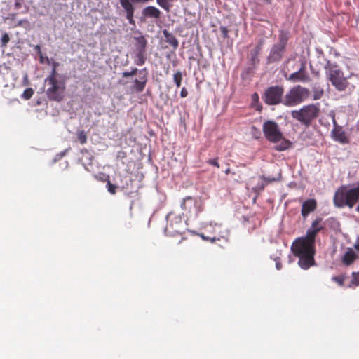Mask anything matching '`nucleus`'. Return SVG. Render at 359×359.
<instances>
[{
    "mask_svg": "<svg viewBox=\"0 0 359 359\" xmlns=\"http://www.w3.org/2000/svg\"><path fill=\"white\" fill-rule=\"evenodd\" d=\"M44 82L47 86L46 93L50 100L60 102L64 99L66 88L64 77L49 75L45 79Z\"/></svg>",
    "mask_w": 359,
    "mask_h": 359,
    "instance_id": "nucleus-1",
    "label": "nucleus"
},
{
    "mask_svg": "<svg viewBox=\"0 0 359 359\" xmlns=\"http://www.w3.org/2000/svg\"><path fill=\"white\" fill-rule=\"evenodd\" d=\"M293 254L299 258L298 264L302 269L314 265L315 247L294 241L291 246Z\"/></svg>",
    "mask_w": 359,
    "mask_h": 359,
    "instance_id": "nucleus-2",
    "label": "nucleus"
},
{
    "mask_svg": "<svg viewBox=\"0 0 359 359\" xmlns=\"http://www.w3.org/2000/svg\"><path fill=\"white\" fill-rule=\"evenodd\" d=\"M325 75L327 80L339 91H344L348 86L347 79L343 71L336 63L327 61L325 66Z\"/></svg>",
    "mask_w": 359,
    "mask_h": 359,
    "instance_id": "nucleus-3",
    "label": "nucleus"
},
{
    "mask_svg": "<svg viewBox=\"0 0 359 359\" xmlns=\"http://www.w3.org/2000/svg\"><path fill=\"white\" fill-rule=\"evenodd\" d=\"M319 114V107L316 104L304 106L299 110L291 112L292 117L299 121L302 124L309 126L317 118Z\"/></svg>",
    "mask_w": 359,
    "mask_h": 359,
    "instance_id": "nucleus-4",
    "label": "nucleus"
},
{
    "mask_svg": "<svg viewBox=\"0 0 359 359\" xmlns=\"http://www.w3.org/2000/svg\"><path fill=\"white\" fill-rule=\"evenodd\" d=\"M309 95L310 92L307 88L298 85L290 90L283 102L285 106H294L306 100Z\"/></svg>",
    "mask_w": 359,
    "mask_h": 359,
    "instance_id": "nucleus-5",
    "label": "nucleus"
},
{
    "mask_svg": "<svg viewBox=\"0 0 359 359\" xmlns=\"http://www.w3.org/2000/svg\"><path fill=\"white\" fill-rule=\"evenodd\" d=\"M323 229V225L322 224V218H316L312 222L310 228L307 230L306 236L297 238L295 241L315 247L316 236Z\"/></svg>",
    "mask_w": 359,
    "mask_h": 359,
    "instance_id": "nucleus-6",
    "label": "nucleus"
},
{
    "mask_svg": "<svg viewBox=\"0 0 359 359\" xmlns=\"http://www.w3.org/2000/svg\"><path fill=\"white\" fill-rule=\"evenodd\" d=\"M284 89L279 86L268 88L264 94L263 100L269 105H275L282 102Z\"/></svg>",
    "mask_w": 359,
    "mask_h": 359,
    "instance_id": "nucleus-7",
    "label": "nucleus"
},
{
    "mask_svg": "<svg viewBox=\"0 0 359 359\" xmlns=\"http://www.w3.org/2000/svg\"><path fill=\"white\" fill-rule=\"evenodd\" d=\"M263 132L266 139L273 142H278L283 139V134L276 123L271 121L263 125Z\"/></svg>",
    "mask_w": 359,
    "mask_h": 359,
    "instance_id": "nucleus-8",
    "label": "nucleus"
},
{
    "mask_svg": "<svg viewBox=\"0 0 359 359\" xmlns=\"http://www.w3.org/2000/svg\"><path fill=\"white\" fill-rule=\"evenodd\" d=\"M181 208L186 212L187 216L197 217L201 211V201L195 198L187 196L181 203Z\"/></svg>",
    "mask_w": 359,
    "mask_h": 359,
    "instance_id": "nucleus-9",
    "label": "nucleus"
},
{
    "mask_svg": "<svg viewBox=\"0 0 359 359\" xmlns=\"http://www.w3.org/2000/svg\"><path fill=\"white\" fill-rule=\"evenodd\" d=\"M287 79L292 82H308L310 79L306 73L305 65L301 63L299 69L297 72L291 74Z\"/></svg>",
    "mask_w": 359,
    "mask_h": 359,
    "instance_id": "nucleus-10",
    "label": "nucleus"
},
{
    "mask_svg": "<svg viewBox=\"0 0 359 359\" xmlns=\"http://www.w3.org/2000/svg\"><path fill=\"white\" fill-rule=\"evenodd\" d=\"M119 1L121 7L126 13V19L128 20V22L135 25V20L133 19L135 12L133 4L135 3L132 0H120Z\"/></svg>",
    "mask_w": 359,
    "mask_h": 359,
    "instance_id": "nucleus-11",
    "label": "nucleus"
},
{
    "mask_svg": "<svg viewBox=\"0 0 359 359\" xmlns=\"http://www.w3.org/2000/svg\"><path fill=\"white\" fill-rule=\"evenodd\" d=\"M147 75H148V72L145 68H144L141 70H139V72H138L139 78L135 79L134 86H133L134 89L137 93H140L144 90L145 85L147 83Z\"/></svg>",
    "mask_w": 359,
    "mask_h": 359,
    "instance_id": "nucleus-12",
    "label": "nucleus"
},
{
    "mask_svg": "<svg viewBox=\"0 0 359 359\" xmlns=\"http://www.w3.org/2000/svg\"><path fill=\"white\" fill-rule=\"evenodd\" d=\"M285 48L283 45L274 44L268 56V61L269 62H274L280 60Z\"/></svg>",
    "mask_w": 359,
    "mask_h": 359,
    "instance_id": "nucleus-13",
    "label": "nucleus"
},
{
    "mask_svg": "<svg viewBox=\"0 0 359 359\" xmlns=\"http://www.w3.org/2000/svg\"><path fill=\"white\" fill-rule=\"evenodd\" d=\"M317 205L315 199H309L302 203V215L305 218L308 215L316 210Z\"/></svg>",
    "mask_w": 359,
    "mask_h": 359,
    "instance_id": "nucleus-14",
    "label": "nucleus"
},
{
    "mask_svg": "<svg viewBox=\"0 0 359 359\" xmlns=\"http://www.w3.org/2000/svg\"><path fill=\"white\" fill-rule=\"evenodd\" d=\"M161 11L155 6H149L142 10V15L146 18L158 19L161 17Z\"/></svg>",
    "mask_w": 359,
    "mask_h": 359,
    "instance_id": "nucleus-15",
    "label": "nucleus"
},
{
    "mask_svg": "<svg viewBox=\"0 0 359 359\" xmlns=\"http://www.w3.org/2000/svg\"><path fill=\"white\" fill-rule=\"evenodd\" d=\"M357 257L358 255L355 251L352 248H348L346 252L342 257L341 261L345 265L348 266L353 263Z\"/></svg>",
    "mask_w": 359,
    "mask_h": 359,
    "instance_id": "nucleus-16",
    "label": "nucleus"
},
{
    "mask_svg": "<svg viewBox=\"0 0 359 359\" xmlns=\"http://www.w3.org/2000/svg\"><path fill=\"white\" fill-rule=\"evenodd\" d=\"M163 33L165 39V41L170 44L174 48H177L179 46V42L176 37L166 29H164Z\"/></svg>",
    "mask_w": 359,
    "mask_h": 359,
    "instance_id": "nucleus-17",
    "label": "nucleus"
},
{
    "mask_svg": "<svg viewBox=\"0 0 359 359\" xmlns=\"http://www.w3.org/2000/svg\"><path fill=\"white\" fill-rule=\"evenodd\" d=\"M208 227L212 229L211 231L214 233L217 236H219L222 234L226 235V232H228L226 229H223L221 224H215L214 226H212V223H210Z\"/></svg>",
    "mask_w": 359,
    "mask_h": 359,
    "instance_id": "nucleus-18",
    "label": "nucleus"
},
{
    "mask_svg": "<svg viewBox=\"0 0 359 359\" xmlns=\"http://www.w3.org/2000/svg\"><path fill=\"white\" fill-rule=\"evenodd\" d=\"M137 41L136 43V51L145 52V48L147 45V40L144 36H140L135 38Z\"/></svg>",
    "mask_w": 359,
    "mask_h": 359,
    "instance_id": "nucleus-19",
    "label": "nucleus"
},
{
    "mask_svg": "<svg viewBox=\"0 0 359 359\" xmlns=\"http://www.w3.org/2000/svg\"><path fill=\"white\" fill-rule=\"evenodd\" d=\"M145 52L136 51L135 63L137 65H142L145 62Z\"/></svg>",
    "mask_w": 359,
    "mask_h": 359,
    "instance_id": "nucleus-20",
    "label": "nucleus"
},
{
    "mask_svg": "<svg viewBox=\"0 0 359 359\" xmlns=\"http://www.w3.org/2000/svg\"><path fill=\"white\" fill-rule=\"evenodd\" d=\"M173 0H156L157 4L166 11H169Z\"/></svg>",
    "mask_w": 359,
    "mask_h": 359,
    "instance_id": "nucleus-21",
    "label": "nucleus"
},
{
    "mask_svg": "<svg viewBox=\"0 0 359 359\" xmlns=\"http://www.w3.org/2000/svg\"><path fill=\"white\" fill-rule=\"evenodd\" d=\"M290 142L289 140H283L280 144L275 147V149L277 151H284L290 147Z\"/></svg>",
    "mask_w": 359,
    "mask_h": 359,
    "instance_id": "nucleus-22",
    "label": "nucleus"
},
{
    "mask_svg": "<svg viewBox=\"0 0 359 359\" xmlns=\"http://www.w3.org/2000/svg\"><path fill=\"white\" fill-rule=\"evenodd\" d=\"M261 50V46H257L254 49L250 51L251 60L255 63L258 61L257 56Z\"/></svg>",
    "mask_w": 359,
    "mask_h": 359,
    "instance_id": "nucleus-23",
    "label": "nucleus"
},
{
    "mask_svg": "<svg viewBox=\"0 0 359 359\" xmlns=\"http://www.w3.org/2000/svg\"><path fill=\"white\" fill-rule=\"evenodd\" d=\"M313 100H316L320 99L323 97L324 94V90L323 88L320 87H315L313 88Z\"/></svg>",
    "mask_w": 359,
    "mask_h": 359,
    "instance_id": "nucleus-24",
    "label": "nucleus"
},
{
    "mask_svg": "<svg viewBox=\"0 0 359 359\" xmlns=\"http://www.w3.org/2000/svg\"><path fill=\"white\" fill-rule=\"evenodd\" d=\"M333 133H334V138L341 142V143H345L347 142L346 140V135H344V133L343 132H339V131H333Z\"/></svg>",
    "mask_w": 359,
    "mask_h": 359,
    "instance_id": "nucleus-25",
    "label": "nucleus"
},
{
    "mask_svg": "<svg viewBox=\"0 0 359 359\" xmlns=\"http://www.w3.org/2000/svg\"><path fill=\"white\" fill-rule=\"evenodd\" d=\"M173 80L177 87L179 88L182 80V74L181 72L178 71L173 75Z\"/></svg>",
    "mask_w": 359,
    "mask_h": 359,
    "instance_id": "nucleus-26",
    "label": "nucleus"
},
{
    "mask_svg": "<svg viewBox=\"0 0 359 359\" xmlns=\"http://www.w3.org/2000/svg\"><path fill=\"white\" fill-rule=\"evenodd\" d=\"M77 138L81 144L87 142V135L83 130H80L77 133Z\"/></svg>",
    "mask_w": 359,
    "mask_h": 359,
    "instance_id": "nucleus-27",
    "label": "nucleus"
},
{
    "mask_svg": "<svg viewBox=\"0 0 359 359\" xmlns=\"http://www.w3.org/2000/svg\"><path fill=\"white\" fill-rule=\"evenodd\" d=\"M34 94V90L31 88L25 89L22 95V97L25 100H29Z\"/></svg>",
    "mask_w": 359,
    "mask_h": 359,
    "instance_id": "nucleus-28",
    "label": "nucleus"
},
{
    "mask_svg": "<svg viewBox=\"0 0 359 359\" xmlns=\"http://www.w3.org/2000/svg\"><path fill=\"white\" fill-rule=\"evenodd\" d=\"M228 236H229V232H226V235L222 234L219 236H214L210 238V241L212 243H213L216 242L217 241H220L222 238L224 239L225 241H227Z\"/></svg>",
    "mask_w": 359,
    "mask_h": 359,
    "instance_id": "nucleus-29",
    "label": "nucleus"
},
{
    "mask_svg": "<svg viewBox=\"0 0 359 359\" xmlns=\"http://www.w3.org/2000/svg\"><path fill=\"white\" fill-rule=\"evenodd\" d=\"M351 283L355 286L359 285V272H353L352 273V280Z\"/></svg>",
    "mask_w": 359,
    "mask_h": 359,
    "instance_id": "nucleus-30",
    "label": "nucleus"
},
{
    "mask_svg": "<svg viewBox=\"0 0 359 359\" xmlns=\"http://www.w3.org/2000/svg\"><path fill=\"white\" fill-rule=\"evenodd\" d=\"M52 65V70L50 72V75H53V76H61L57 72V67L59 66V63L57 62H53L51 63Z\"/></svg>",
    "mask_w": 359,
    "mask_h": 359,
    "instance_id": "nucleus-31",
    "label": "nucleus"
},
{
    "mask_svg": "<svg viewBox=\"0 0 359 359\" xmlns=\"http://www.w3.org/2000/svg\"><path fill=\"white\" fill-rule=\"evenodd\" d=\"M287 38L285 34L281 33L279 37V42L277 43L278 45H283V47H285L287 43Z\"/></svg>",
    "mask_w": 359,
    "mask_h": 359,
    "instance_id": "nucleus-32",
    "label": "nucleus"
},
{
    "mask_svg": "<svg viewBox=\"0 0 359 359\" xmlns=\"http://www.w3.org/2000/svg\"><path fill=\"white\" fill-rule=\"evenodd\" d=\"M10 40V37L7 33H4L1 39V46H6Z\"/></svg>",
    "mask_w": 359,
    "mask_h": 359,
    "instance_id": "nucleus-33",
    "label": "nucleus"
},
{
    "mask_svg": "<svg viewBox=\"0 0 359 359\" xmlns=\"http://www.w3.org/2000/svg\"><path fill=\"white\" fill-rule=\"evenodd\" d=\"M139 72L138 69L137 68H133L130 72H123V77H129L135 75Z\"/></svg>",
    "mask_w": 359,
    "mask_h": 359,
    "instance_id": "nucleus-34",
    "label": "nucleus"
},
{
    "mask_svg": "<svg viewBox=\"0 0 359 359\" xmlns=\"http://www.w3.org/2000/svg\"><path fill=\"white\" fill-rule=\"evenodd\" d=\"M107 187L108 191L110 192L111 194H114L116 193V187L114 184H112L110 181H108L107 183Z\"/></svg>",
    "mask_w": 359,
    "mask_h": 359,
    "instance_id": "nucleus-35",
    "label": "nucleus"
},
{
    "mask_svg": "<svg viewBox=\"0 0 359 359\" xmlns=\"http://www.w3.org/2000/svg\"><path fill=\"white\" fill-rule=\"evenodd\" d=\"M280 173L278 174L277 177H264V180L267 182H273L275 181H278V180H280Z\"/></svg>",
    "mask_w": 359,
    "mask_h": 359,
    "instance_id": "nucleus-36",
    "label": "nucleus"
},
{
    "mask_svg": "<svg viewBox=\"0 0 359 359\" xmlns=\"http://www.w3.org/2000/svg\"><path fill=\"white\" fill-rule=\"evenodd\" d=\"M40 62L43 64V63H46V64H50V60L48 57H44L42 53L40 54Z\"/></svg>",
    "mask_w": 359,
    "mask_h": 359,
    "instance_id": "nucleus-37",
    "label": "nucleus"
},
{
    "mask_svg": "<svg viewBox=\"0 0 359 359\" xmlns=\"http://www.w3.org/2000/svg\"><path fill=\"white\" fill-rule=\"evenodd\" d=\"M332 280L337 282L339 285H343L344 278L339 276H334Z\"/></svg>",
    "mask_w": 359,
    "mask_h": 359,
    "instance_id": "nucleus-38",
    "label": "nucleus"
},
{
    "mask_svg": "<svg viewBox=\"0 0 359 359\" xmlns=\"http://www.w3.org/2000/svg\"><path fill=\"white\" fill-rule=\"evenodd\" d=\"M220 29H221V32L222 33L223 37L224 38H227L228 37V32H229L228 29L226 27H221Z\"/></svg>",
    "mask_w": 359,
    "mask_h": 359,
    "instance_id": "nucleus-39",
    "label": "nucleus"
},
{
    "mask_svg": "<svg viewBox=\"0 0 359 359\" xmlns=\"http://www.w3.org/2000/svg\"><path fill=\"white\" fill-rule=\"evenodd\" d=\"M208 163L212 165H214V166H215L217 168H219V163L217 162V160L215 159H215H210L208 161Z\"/></svg>",
    "mask_w": 359,
    "mask_h": 359,
    "instance_id": "nucleus-40",
    "label": "nucleus"
},
{
    "mask_svg": "<svg viewBox=\"0 0 359 359\" xmlns=\"http://www.w3.org/2000/svg\"><path fill=\"white\" fill-rule=\"evenodd\" d=\"M188 95V92L185 88H182L180 92V96L182 97H186Z\"/></svg>",
    "mask_w": 359,
    "mask_h": 359,
    "instance_id": "nucleus-41",
    "label": "nucleus"
},
{
    "mask_svg": "<svg viewBox=\"0 0 359 359\" xmlns=\"http://www.w3.org/2000/svg\"><path fill=\"white\" fill-rule=\"evenodd\" d=\"M24 23H28L27 20H20L18 22V26H22Z\"/></svg>",
    "mask_w": 359,
    "mask_h": 359,
    "instance_id": "nucleus-42",
    "label": "nucleus"
},
{
    "mask_svg": "<svg viewBox=\"0 0 359 359\" xmlns=\"http://www.w3.org/2000/svg\"><path fill=\"white\" fill-rule=\"evenodd\" d=\"M276 267L278 270H280L281 269L282 266L279 260H276Z\"/></svg>",
    "mask_w": 359,
    "mask_h": 359,
    "instance_id": "nucleus-43",
    "label": "nucleus"
},
{
    "mask_svg": "<svg viewBox=\"0 0 359 359\" xmlns=\"http://www.w3.org/2000/svg\"><path fill=\"white\" fill-rule=\"evenodd\" d=\"M354 248L359 252V236L357 238V241L354 245Z\"/></svg>",
    "mask_w": 359,
    "mask_h": 359,
    "instance_id": "nucleus-44",
    "label": "nucleus"
},
{
    "mask_svg": "<svg viewBox=\"0 0 359 359\" xmlns=\"http://www.w3.org/2000/svg\"><path fill=\"white\" fill-rule=\"evenodd\" d=\"M35 48L38 50L39 55L41 54V48H40V46L39 45H36Z\"/></svg>",
    "mask_w": 359,
    "mask_h": 359,
    "instance_id": "nucleus-45",
    "label": "nucleus"
},
{
    "mask_svg": "<svg viewBox=\"0 0 359 359\" xmlns=\"http://www.w3.org/2000/svg\"><path fill=\"white\" fill-rule=\"evenodd\" d=\"M201 236V238L203 239V240H206V236H205L204 234L201 233L199 235Z\"/></svg>",
    "mask_w": 359,
    "mask_h": 359,
    "instance_id": "nucleus-46",
    "label": "nucleus"
},
{
    "mask_svg": "<svg viewBox=\"0 0 359 359\" xmlns=\"http://www.w3.org/2000/svg\"><path fill=\"white\" fill-rule=\"evenodd\" d=\"M231 172V170L230 168H227L226 170H225V174L228 175L229 173Z\"/></svg>",
    "mask_w": 359,
    "mask_h": 359,
    "instance_id": "nucleus-47",
    "label": "nucleus"
},
{
    "mask_svg": "<svg viewBox=\"0 0 359 359\" xmlns=\"http://www.w3.org/2000/svg\"><path fill=\"white\" fill-rule=\"evenodd\" d=\"M15 5V6H16L17 8H18V7H20V3H18V2H16Z\"/></svg>",
    "mask_w": 359,
    "mask_h": 359,
    "instance_id": "nucleus-48",
    "label": "nucleus"
},
{
    "mask_svg": "<svg viewBox=\"0 0 359 359\" xmlns=\"http://www.w3.org/2000/svg\"><path fill=\"white\" fill-rule=\"evenodd\" d=\"M210 236H206V240L205 241H210Z\"/></svg>",
    "mask_w": 359,
    "mask_h": 359,
    "instance_id": "nucleus-49",
    "label": "nucleus"
},
{
    "mask_svg": "<svg viewBox=\"0 0 359 359\" xmlns=\"http://www.w3.org/2000/svg\"><path fill=\"white\" fill-rule=\"evenodd\" d=\"M253 96H254V97H256L257 98H258V95H257V94H256V93H255V94L253 95Z\"/></svg>",
    "mask_w": 359,
    "mask_h": 359,
    "instance_id": "nucleus-50",
    "label": "nucleus"
}]
</instances>
